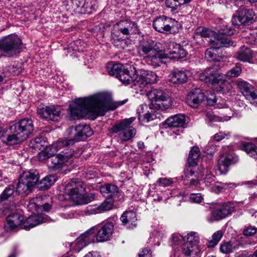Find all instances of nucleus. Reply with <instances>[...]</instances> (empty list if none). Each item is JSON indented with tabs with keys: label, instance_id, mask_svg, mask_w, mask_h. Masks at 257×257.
<instances>
[{
	"label": "nucleus",
	"instance_id": "obj_14",
	"mask_svg": "<svg viewBox=\"0 0 257 257\" xmlns=\"http://www.w3.org/2000/svg\"><path fill=\"white\" fill-rule=\"evenodd\" d=\"M255 13L251 9H243L238 11L236 15L233 16L232 24L235 25H249L254 21Z\"/></svg>",
	"mask_w": 257,
	"mask_h": 257
},
{
	"label": "nucleus",
	"instance_id": "obj_49",
	"mask_svg": "<svg viewBox=\"0 0 257 257\" xmlns=\"http://www.w3.org/2000/svg\"><path fill=\"white\" fill-rule=\"evenodd\" d=\"M243 36V41L246 43L255 45L257 44V33L253 32L249 33L248 35Z\"/></svg>",
	"mask_w": 257,
	"mask_h": 257
},
{
	"label": "nucleus",
	"instance_id": "obj_12",
	"mask_svg": "<svg viewBox=\"0 0 257 257\" xmlns=\"http://www.w3.org/2000/svg\"><path fill=\"white\" fill-rule=\"evenodd\" d=\"M73 154V149L69 147L64 148L60 153L50 158V167L55 171L60 170L71 163Z\"/></svg>",
	"mask_w": 257,
	"mask_h": 257
},
{
	"label": "nucleus",
	"instance_id": "obj_16",
	"mask_svg": "<svg viewBox=\"0 0 257 257\" xmlns=\"http://www.w3.org/2000/svg\"><path fill=\"white\" fill-rule=\"evenodd\" d=\"M60 109L55 106H42L38 108V113L47 120L58 121L60 118Z\"/></svg>",
	"mask_w": 257,
	"mask_h": 257
},
{
	"label": "nucleus",
	"instance_id": "obj_15",
	"mask_svg": "<svg viewBox=\"0 0 257 257\" xmlns=\"http://www.w3.org/2000/svg\"><path fill=\"white\" fill-rule=\"evenodd\" d=\"M233 211L234 208L231 206L230 203H224L213 209L210 217H207V220L209 222L220 220L230 214Z\"/></svg>",
	"mask_w": 257,
	"mask_h": 257
},
{
	"label": "nucleus",
	"instance_id": "obj_28",
	"mask_svg": "<svg viewBox=\"0 0 257 257\" xmlns=\"http://www.w3.org/2000/svg\"><path fill=\"white\" fill-rule=\"evenodd\" d=\"M182 252L187 256L198 257L200 252V249L198 245L185 242L182 247Z\"/></svg>",
	"mask_w": 257,
	"mask_h": 257
},
{
	"label": "nucleus",
	"instance_id": "obj_1",
	"mask_svg": "<svg viewBox=\"0 0 257 257\" xmlns=\"http://www.w3.org/2000/svg\"><path fill=\"white\" fill-rule=\"evenodd\" d=\"M126 100L111 102L103 93H98L87 97L79 98L70 106L69 120L80 119L89 115L100 116L109 110H114L123 105Z\"/></svg>",
	"mask_w": 257,
	"mask_h": 257
},
{
	"label": "nucleus",
	"instance_id": "obj_44",
	"mask_svg": "<svg viewBox=\"0 0 257 257\" xmlns=\"http://www.w3.org/2000/svg\"><path fill=\"white\" fill-rule=\"evenodd\" d=\"M246 153L251 157L257 159V147L252 143H246L243 145Z\"/></svg>",
	"mask_w": 257,
	"mask_h": 257
},
{
	"label": "nucleus",
	"instance_id": "obj_57",
	"mask_svg": "<svg viewBox=\"0 0 257 257\" xmlns=\"http://www.w3.org/2000/svg\"><path fill=\"white\" fill-rule=\"evenodd\" d=\"M184 241V237L180 234H173L172 236L171 242L173 245H178Z\"/></svg>",
	"mask_w": 257,
	"mask_h": 257
},
{
	"label": "nucleus",
	"instance_id": "obj_19",
	"mask_svg": "<svg viewBox=\"0 0 257 257\" xmlns=\"http://www.w3.org/2000/svg\"><path fill=\"white\" fill-rule=\"evenodd\" d=\"M173 21V19L163 16L157 18L153 21V27L159 32L167 33L170 31L172 28L171 24Z\"/></svg>",
	"mask_w": 257,
	"mask_h": 257
},
{
	"label": "nucleus",
	"instance_id": "obj_46",
	"mask_svg": "<svg viewBox=\"0 0 257 257\" xmlns=\"http://www.w3.org/2000/svg\"><path fill=\"white\" fill-rule=\"evenodd\" d=\"M235 30L230 26L223 25L218 30V34L224 36H231L234 34Z\"/></svg>",
	"mask_w": 257,
	"mask_h": 257
},
{
	"label": "nucleus",
	"instance_id": "obj_61",
	"mask_svg": "<svg viewBox=\"0 0 257 257\" xmlns=\"http://www.w3.org/2000/svg\"><path fill=\"white\" fill-rule=\"evenodd\" d=\"M207 103L208 105L214 106L217 104V107L219 106V103H217V99L216 96L213 94H211L207 97Z\"/></svg>",
	"mask_w": 257,
	"mask_h": 257
},
{
	"label": "nucleus",
	"instance_id": "obj_3",
	"mask_svg": "<svg viewBox=\"0 0 257 257\" xmlns=\"http://www.w3.org/2000/svg\"><path fill=\"white\" fill-rule=\"evenodd\" d=\"M11 134L2 140L8 146H13L26 140L34 130L32 120L24 118L16 122H12L9 126Z\"/></svg>",
	"mask_w": 257,
	"mask_h": 257
},
{
	"label": "nucleus",
	"instance_id": "obj_40",
	"mask_svg": "<svg viewBox=\"0 0 257 257\" xmlns=\"http://www.w3.org/2000/svg\"><path fill=\"white\" fill-rule=\"evenodd\" d=\"M194 166L189 165L186 167L184 170V174L182 176L183 179L187 180L191 177H195L196 178H199V174L197 171L194 170Z\"/></svg>",
	"mask_w": 257,
	"mask_h": 257
},
{
	"label": "nucleus",
	"instance_id": "obj_58",
	"mask_svg": "<svg viewBox=\"0 0 257 257\" xmlns=\"http://www.w3.org/2000/svg\"><path fill=\"white\" fill-rule=\"evenodd\" d=\"M160 186L167 187L170 186L172 183L171 179L166 178H161L157 182Z\"/></svg>",
	"mask_w": 257,
	"mask_h": 257
},
{
	"label": "nucleus",
	"instance_id": "obj_47",
	"mask_svg": "<svg viewBox=\"0 0 257 257\" xmlns=\"http://www.w3.org/2000/svg\"><path fill=\"white\" fill-rule=\"evenodd\" d=\"M187 52L180 45H178V47L174 51V55L170 56V59H179L183 58L186 56Z\"/></svg>",
	"mask_w": 257,
	"mask_h": 257
},
{
	"label": "nucleus",
	"instance_id": "obj_64",
	"mask_svg": "<svg viewBox=\"0 0 257 257\" xmlns=\"http://www.w3.org/2000/svg\"><path fill=\"white\" fill-rule=\"evenodd\" d=\"M38 159L40 161H44L46 159H48V162H50V156H48V154H47V152L45 150H41V151L38 154Z\"/></svg>",
	"mask_w": 257,
	"mask_h": 257
},
{
	"label": "nucleus",
	"instance_id": "obj_62",
	"mask_svg": "<svg viewBox=\"0 0 257 257\" xmlns=\"http://www.w3.org/2000/svg\"><path fill=\"white\" fill-rule=\"evenodd\" d=\"M166 5L167 7L176 10L179 7V4L177 0H166Z\"/></svg>",
	"mask_w": 257,
	"mask_h": 257
},
{
	"label": "nucleus",
	"instance_id": "obj_13",
	"mask_svg": "<svg viewBox=\"0 0 257 257\" xmlns=\"http://www.w3.org/2000/svg\"><path fill=\"white\" fill-rule=\"evenodd\" d=\"M220 68V66L218 67L216 66L205 70L199 75V79L207 83L208 85H215L216 83L220 81L222 79L223 74H219L218 70Z\"/></svg>",
	"mask_w": 257,
	"mask_h": 257
},
{
	"label": "nucleus",
	"instance_id": "obj_32",
	"mask_svg": "<svg viewBox=\"0 0 257 257\" xmlns=\"http://www.w3.org/2000/svg\"><path fill=\"white\" fill-rule=\"evenodd\" d=\"M178 45L179 44L170 40H167L165 41L164 50L167 53L164 54L167 55V57L164 58V59L168 58H170V56H173L174 55V51L176 50V49L178 47ZM162 54H164L163 53Z\"/></svg>",
	"mask_w": 257,
	"mask_h": 257
},
{
	"label": "nucleus",
	"instance_id": "obj_23",
	"mask_svg": "<svg viewBox=\"0 0 257 257\" xmlns=\"http://www.w3.org/2000/svg\"><path fill=\"white\" fill-rule=\"evenodd\" d=\"M120 219L123 226L127 228H133L137 226V218L136 212L133 211L124 212Z\"/></svg>",
	"mask_w": 257,
	"mask_h": 257
},
{
	"label": "nucleus",
	"instance_id": "obj_55",
	"mask_svg": "<svg viewBox=\"0 0 257 257\" xmlns=\"http://www.w3.org/2000/svg\"><path fill=\"white\" fill-rule=\"evenodd\" d=\"M145 79V77L144 76H138L134 81V84L135 86H138L140 88H144L146 85L148 84V83H146V81H143V79Z\"/></svg>",
	"mask_w": 257,
	"mask_h": 257
},
{
	"label": "nucleus",
	"instance_id": "obj_34",
	"mask_svg": "<svg viewBox=\"0 0 257 257\" xmlns=\"http://www.w3.org/2000/svg\"><path fill=\"white\" fill-rule=\"evenodd\" d=\"M222 79L216 83L219 87H216L217 91L224 94L229 92L232 89V85L226 80V76L222 75Z\"/></svg>",
	"mask_w": 257,
	"mask_h": 257
},
{
	"label": "nucleus",
	"instance_id": "obj_26",
	"mask_svg": "<svg viewBox=\"0 0 257 257\" xmlns=\"http://www.w3.org/2000/svg\"><path fill=\"white\" fill-rule=\"evenodd\" d=\"M188 74L189 72L186 70H175L170 74V81L173 83H184L188 80Z\"/></svg>",
	"mask_w": 257,
	"mask_h": 257
},
{
	"label": "nucleus",
	"instance_id": "obj_52",
	"mask_svg": "<svg viewBox=\"0 0 257 257\" xmlns=\"http://www.w3.org/2000/svg\"><path fill=\"white\" fill-rule=\"evenodd\" d=\"M145 79L143 81H146L148 84H153L157 81V76L156 74L153 71H148L146 75L144 76Z\"/></svg>",
	"mask_w": 257,
	"mask_h": 257
},
{
	"label": "nucleus",
	"instance_id": "obj_21",
	"mask_svg": "<svg viewBox=\"0 0 257 257\" xmlns=\"http://www.w3.org/2000/svg\"><path fill=\"white\" fill-rule=\"evenodd\" d=\"M134 67L130 66V69L123 68L117 78L124 84L128 85L136 79L137 75Z\"/></svg>",
	"mask_w": 257,
	"mask_h": 257
},
{
	"label": "nucleus",
	"instance_id": "obj_60",
	"mask_svg": "<svg viewBox=\"0 0 257 257\" xmlns=\"http://www.w3.org/2000/svg\"><path fill=\"white\" fill-rule=\"evenodd\" d=\"M36 200H37V199H32L30 200L29 204H28V208L31 211H36L40 207L35 202Z\"/></svg>",
	"mask_w": 257,
	"mask_h": 257
},
{
	"label": "nucleus",
	"instance_id": "obj_6",
	"mask_svg": "<svg viewBox=\"0 0 257 257\" xmlns=\"http://www.w3.org/2000/svg\"><path fill=\"white\" fill-rule=\"evenodd\" d=\"M161 45L160 43L152 40L144 41L138 47V53L140 56L154 61L155 65H159L160 62H164V58L167 57L166 55L161 54Z\"/></svg>",
	"mask_w": 257,
	"mask_h": 257
},
{
	"label": "nucleus",
	"instance_id": "obj_42",
	"mask_svg": "<svg viewBox=\"0 0 257 257\" xmlns=\"http://www.w3.org/2000/svg\"><path fill=\"white\" fill-rule=\"evenodd\" d=\"M200 237L196 232H190L184 237V241L190 244L198 245Z\"/></svg>",
	"mask_w": 257,
	"mask_h": 257
},
{
	"label": "nucleus",
	"instance_id": "obj_48",
	"mask_svg": "<svg viewBox=\"0 0 257 257\" xmlns=\"http://www.w3.org/2000/svg\"><path fill=\"white\" fill-rule=\"evenodd\" d=\"M229 113L228 115L223 116H218L214 115H207L208 118L210 121H224L229 120L232 117V113L231 111L229 110Z\"/></svg>",
	"mask_w": 257,
	"mask_h": 257
},
{
	"label": "nucleus",
	"instance_id": "obj_9",
	"mask_svg": "<svg viewBox=\"0 0 257 257\" xmlns=\"http://www.w3.org/2000/svg\"><path fill=\"white\" fill-rule=\"evenodd\" d=\"M135 120V117H134L124 119L113 125L109 131L111 133H118V138L121 141H127L132 139L136 134V129L131 126Z\"/></svg>",
	"mask_w": 257,
	"mask_h": 257
},
{
	"label": "nucleus",
	"instance_id": "obj_29",
	"mask_svg": "<svg viewBox=\"0 0 257 257\" xmlns=\"http://www.w3.org/2000/svg\"><path fill=\"white\" fill-rule=\"evenodd\" d=\"M234 57L238 60L244 62H249L252 57V53L249 48L243 46L241 47L238 51L234 54Z\"/></svg>",
	"mask_w": 257,
	"mask_h": 257
},
{
	"label": "nucleus",
	"instance_id": "obj_41",
	"mask_svg": "<svg viewBox=\"0 0 257 257\" xmlns=\"http://www.w3.org/2000/svg\"><path fill=\"white\" fill-rule=\"evenodd\" d=\"M139 113V119L142 122H149L150 121L156 119L157 117V114L155 113L152 110L151 112L148 111L147 113L141 114L140 112Z\"/></svg>",
	"mask_w": 257,
	"mask_h": 257
},
{
	"label": "nucleus",
	"instance_id": "obj_33",
	"mask_svg": "<svg viewBox=\"0 0 257 257\" xmlns=\"http://www.w3.org/2000/svg\"><path fill=\"white\" fill-rule=\"evenodd\" d=\"M106 68L108 73L113 76L116 78L118 77L121 73L122 68V66L121 64L112 63H108L106 65Z\"/></svg>",
	"mask_w": 257,
	"mask_h": 257
},
{
	"label": "nucleus",
	"instance_id": "obj_27",
	"mask_svg": "<svg viewBox=\"0 0 257 257\" xmlns=\"http://www.w3.org/2000/svg\"><path fill=\"white\" fill-rule=\"evenodd\" d=\"M69 143V141L67 140H59L56 143L49 146L44 147V148L46 152H47L48 156L49 155L51 157L52 156H55L56 155V153L62 148H65L70 146Z\"/></svg>",
	"mask_w": 257,
	"mask_h": 257
},
{
	"label": "nucleus",
	"instance_id": "obj_63",
	"mask_svg": "<svg viewBox=\"0 0 257 257\" xmlns=\"http://www.w3.org/2000/svg\"><path fill=\"white\" fill-rule=\"evenodd\" d=\"M245 97L250 100L251 103L257 104V94L255 92H252L251 90L249 94H247Z\"/></svg>",
	"mask_w": 257,
	"mask_h": 257
},
{
	"label": "nucleus",
	"instance_id": "obj_4",
	"mask_svg": "<svg viewBox=\"0 0 257 257\" xmlns=\"http://www.w3.org/2000/svg\"><path fill=\"white\" fill-rule=\"evenodd\" d=\"M24 217L19 213H13L7 218V224L5 226L7 230L15 229L20 225L21 228L29 230L31 228L47 221V218L43 214H34L28 217L23 221Z\"/></svg>",
	"mask_w": 257,
	"mask_h": 257
},
{
	"label": "nucleus",
	"instance_id": "obj_30",
	"mask_svg": "<svg viewBox=\"0 0 257 257\" xmlns=\"http://www.w3.org/2000/svg\"><path fill=\"white\" fill-rule=\"evenodd\" d=\"M210 43L213 44V46H216L218 49L222 47H228L232 46L233 44V41L227 36L219 34L217 35L214 40L210 41Z\"/></svg>",
	"mask_w": 257,
	"mask_h": 257
},
{
	"label": "nucleus",
	"instance_id": "obj_39",
	"mask_svg": "<svg viewBox=\"0 0 257 257\" xmlns=\"http://www.w3.org/2000/svg\"><path fill=\"white\" fill-rule=\"evenodd\" d=\"M238 88L242 94L245 96L252 89V85L247 82L242 80H238L236 81Z\"/></svg>",
	"mask_w": 257,
	"mask_h": 257
},
{
	"label": "nucleus",
	"instance_id": "obj_56",
	"mask_svg": "<svg viewBox=\"0 0 257 257\" xmlns=\"http://www.w3.org/2000/svg\"><path fill=\"white\" fill-rule=\"evenodd\" d=\"M229 136L230 134L228 133H226L220 132L214 135L213 139L217 142H219L225 138L228 139Z\"/></svg>",
	"mask_w": 257,
	"mask_h": 257
},
{
	"label": "nucleus",
	"instance_id": "obj_25",
	"mask_svg": "<svg viewBox=\"0 0 257 257\" xmlns=\"http://www.w3.org/2000/svg\"><path fill=\"white\" fill-rule=\"evenodd\" d=\"M186 121L187 119L184 115L178 114L167 118L164 121V124L170 127H184Z\"/></svg>",
	"mask_w": 257,
	"mask_h": 257
},
{
	"label": "nucleus",
	"instance_id": "obj_24",
	"mask_svg": "<svg viewBox=\"0 0 257 257\" xmlns=\"http://www.w3.org/2000/svg\"><path fill=\"white\" fill-rule=\"evenodd\" d=\"M100 192L104 197L111 198L118 196L119 190L116 185L107 183L100 188Z\"/></svg>",
	"mask_w": 257,
	"mask_h": 257
},
{
	"label": "nucleus",
	"instance_id": "obj_38",
	"mask_svg": "<svg viewBox=\"0 0 257 257\" xmlns=\"http://www.w3.org/2000/svg\"><path fill=\"white\" fill-rule=\"evenodd\" d=\"M15 186L14 185H10L3 192L0 196V200L5 201L10 199V201H13L14 197Z\"/></svg>",
	"mask_w": 257,
	"mask_h": 257
},
{
	"label": "nucleus",
	"instance_id": "obj_54",
	"mask_svg": "<svg viewBox=\"0 0 257 257\" xmlns=\"http://www.w3.org/2000/svg\"><path fill=\"white\" fill-rule=\"evenodd\" d=\"M257 232V228L253 226H248L244 228L243 234L246 236H251Z\"/></svg>",
	"mask_w": 257,
	"mask_h": 257
},
{
	"label": "nucleus",
	"instance_id": "obj_59",
	"mask_svg": "<svg viewBox=\"0 0 257 257\" xmlns=\"http://www.w3.org/2000/svg\"><path fill=\"white\" fill-rule=\"evenodd\" d=\"M190 199L192 202L199 203L202 201L203 197L200 193H193L191 194Z\"/></svg>",
	"mask_w": 257,
	"mask_h": 257
},
{
	"label": "nucleus",
	"instance_id": "obj_11",
	"mask_svg": "<svg viewBox=\"0 0 257 257\" xmlns=\"http://www.w3.org/2000/svg\"><path fill=\"white\" fill-rule=\"evenodd\" d=\"M66 133L69 136V139L67 140L69 141L70 145H72L76 142L84 141L86 139L92 136L93 131L89 125L85 124H80L75 128L70 127L66 131Z\"/></svg>",
	"mask_w": 257,
	"mask_h": 257
},
{
	"label": "nucleus",
	"instance_id": "obj_7",
	"mask_svg": "<svg viewBox=\"0 0 257 257\" xmlns=\"http://www.w3.org/2000/svg\"><path fill=\"white\" fill-rule=\"evenodd\" d=\"M84 191V188L81 183L74 182L67 183L64 188V193L69 196V199L80 205L88 204L95 199L94 194H83Z\"/></svg>",
	"mask_w": 257,
	"mask_h": 257
},
{
	"label": "nucleus",
	"instance_id": "obj_18",
	"mask_svg": "<svg viewBox=\"0 0 257 257\" xmlns=\"http://www.w3.org/2000/svg\"><path fill=\"white\" fill-rule=\"evenodd\" d=\"M118 32L123 35L128 36L132 34H139L140 31L137 24L131 21H121L117 24Z\"/></svg>",
	"mask_w": 257,
	"mask_h": 257
},
{
	"label": "nucleus",
	"instance_id": "obj_53",
	"mask_svg": "<svg viewBox=\"0 0 257 257\" xmlns=\"http://www.w3.org/2000/svg\"><path fill=\"white\" fill-rule=\"evenodd\" d=\"M113 202L112 200H105L101 204L98 205L100 213L110 210L113 206Z\"/></svg>",
	"mask_w": 257,
	"mask_h": 257
},
{
	"label": "nucleus",
	"instance_id": "obj_45",
	"mask_svg": "<svg viewBox=\"0 0 257 257\" xmlns=\"http://www.w3.org/2000/svg\"><path fill=\"white\" fill-rule=\"evenodd\" d=\"M195 34L196 36L200 35L201 37L209 38L214 35V32L204 27H199L196 30Z\"/></svg>",
	"mask_w": 257,
	"mask_h": 257
},
{
	"label": "nucleus",
	"instance_id": "obj_35",
	"mask_svg": "<svg viewBox=\"0 0 257 257\" xmlns=\"http://www.w3.org/2000/svg\"><path fill=\"white\" fill-rule=\"evenodd\" d=\"M46 146V141L42 137H39L32 139L30 143L29 147L35 150H41Z\"/></svg>",
	"mask_w": 257,
	"mask_h": 257
},
{
	"label": "nucleus",
	"instance_id": "obj_51",
	"mask_svg": "<svg viewBox=\"0 0 257 257\" xmlns=\"http://www.w3.org/2000/svg\"><path fill=\"white\" fill-rule=\"evenodd\" d=\"M98 206L97 204L88 206L85 210L83 211V214L85 215H90L99 213Z\"/></svg>",
	"mask_w": 257,
	"mask_h": 257
},
{
	"label": "nucleus",
	"instance_id": "obj_10",
	"mask_svg": "<svg viewBox=\"0 0 257 257\" xmlns=\"http://www.w3.org/2000/svg\"><path fill=\"white\" fill-rule=\"evenodd\" d=\"M147 96L151 101V109H166L171 105L170 96L162 90L152 89L147 93Z\"/></svg>",
	"mask_w": 257,
	"mask_h": 257
},
{
	"label": "nucleus",
	"instance_id": "obj_50",
	"mask_svg": "<svg viewBox=\"0 0 257 257\" xmlns=\"http://www.w3.org/2000/svg\"><path fill=\"white\" fill-rule=\"evenodd\" d=\"M241 68L240 66H236L228 71L224 75L226 77L229 78L238 77L241 72Z\"/></svg>",
	"mask_w": 257,
	"mask_h": 257
},
{
	"label": "nucleus",
	"instance_id": "obj_5",
	"mask_svg": "<svg viewBox=\"0 0 257 257\" xmlns=\"http://www.w3.org/2000/svg\"><path fill=\"white\" fill-rule=\"evenodd\" d=\"M22 49V41L16 34H12L0 39V58L16 57Z\"/></svg>",
	"mask_w": 257,
	"mask_h": 257
},
{
	"label": "nucleus",
	"instance_id": "obj_36",
	"mask_svg": "<svg viewBox=\"0 0 257 257\" xmlns=\"http://www.w3.org/2000/svg\"><path fill=\"white\" fill-rule=\"evenodd\" d=\"M200 155L199 149L197 147H193L189 154L188 161L189 165L195 166Z\"/></svg>",
	"mask_w": 257,
	"mask_h": 257
},
{
	"label": "nucleus",
	"instance_id": "obj_17",
	"mask_svg": "<svg viewBox=\"0 0 257 257\" xmlns=\"http://www.w3.org/2000/svg\"><path fill=\"white\" fill-rule=\"evenodd\" d=\"M238 157L233 154H226L221 155L218 160V170L221 174H225L228 170V167L238 161Z\"/></svg>",
	"mask_w": 257,
	"mask_h": 257
},
{
	"label": "nucleus",
	"instance_id": "obj_2",
	"mask_svg": "<svg viewBox=\"0 0 257 257\" xmlns=\"http://www.w3.org/2000/svg\"><path fill=\"white\" fill-rule=\"evenodd\" d=\"M113 225L111 222H107L100 228L98 226L92 227L90 229L80 235L75 240L74 249L79 252L88 244L95 241L103 242L109 239L112 234Z\"/></svg>",
	"mask_w": 257,
	"mask_h": 257
},
{
	"label": "nucleus",
	"instance_id": "obj_37",
	"mask_svg": "<svg viewBox=\"0 0 257 257\" xmlns=\"http://www.w3.org/2000/svg\"><path fill=\"white\" fill-rule=\"evenodd\" d=\"M236 242L225 241L220 245V251L225 254L232 252L236 248Z\"/></svg>",
	"mask_w": 257,
	"mask_h": 257
},
{
	"label": "nucleus",
	"instance_id": "obj_20",
	"mask_svg": "<svg viewBox=\"0 0 257 257\" xmlns=\"http://www.w3.org/2000/svg\"><path fill=\"white\" fill-rule=\"evenodd\" d=\"M204 94L200 88L192 89L188 94L186 103L192 108H196L202 102Z\"/></svg>",
	"mask_w": 257,
	"mask_h": 257
},
{
	"label": "nucleus",
	"instance_id": "obj_22",
	"mask_svg": "<svg viewBox=\"0 0 257 257\" xmlns=\"http://www.w3.org/2000/svg\"><path fill=\"white\" fill-rule=\"evenodd\" d=\"M219 49L216 46H213V44H212V47L208 48L205 52V57L207 60L214 61L215 62L214 66H216L218 67L220 64V59L226 57L224 55H219Z\"/></svg>",
	"mask_w": 257,
	"mask_h": 257
},
{
	"label": "nucleus",
	"instance_id": "obj_43",
	"mask_svg": "<svg viewBox=\"0 0 257 257\" xmlns=\"http://www.w3.org/2000/svg\"><path fill=\"white\" fill-rule=\"evenodd\" d=\"M223 236V232L221 230H218L214 232L212 235V239L207 242L208 247H213L216 246Z\"/></svg>",
	"mask_w": 257,
	"mask_h": 257
},
{
	"label": "nucleus",
	"instance_id": "obj_31",
	"mask_svg": "<svg viewBox=\"0 0 257 257\" xmlns=\"http://www.w3.org/2000/svg\"><path fill=\"white\" fill-rule=\"evenodd\" d=\"M56 181V178L53 175H49L44 177L38 184V188L41 190L49 188Z\"/></svg>",
	"mask_w": 257,
	"mask_h": 257
},
{
	"label": "nucleus",
	"instance_id": "obj_8",
	"mask_svg": "<svg viewBox=\"0 0 257 257\" xmlns=\"http://www.w3.org/2000/svg\"><path fill=\"white\" fill-rule=\"evenodd\" d=\"M39 173L36 170L25 171L21 175L17 186V193L20 195H28L39 180Z\"/></svg>",
	"mask_w": 257,
	"mask_h": 257
}]
</instances>
